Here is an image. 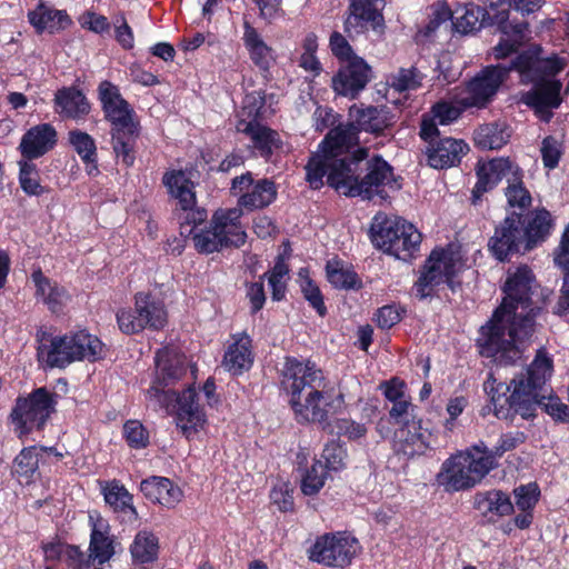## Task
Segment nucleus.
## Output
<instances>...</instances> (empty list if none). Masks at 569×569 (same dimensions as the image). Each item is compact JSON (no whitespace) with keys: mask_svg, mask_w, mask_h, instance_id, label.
<instances>
[{"mask_svg":"<svg viewBox=\"0 0 569 569\" xmlns=\"http://www.w3.org/2000/svg\"><path fill=\"white\" fill-rule=\"evenodd\" d=\"M349 114L351 122L331 129L310 157L306 166L307 180L312 188L319 189L327 177L328 184L343 196L372 199L379 194L385 198L382 188L399 189L391 167L376 157L367 163V172L362 176L360 164L368 152L363 148L351 149L358 143V131L377 133L383 130L386 122L378 108L371 106H352Z\"/></svg>","mask_w":569,"mask_h":569,"instance_id":"nucleus-1","label":"nucleus"},{"mask_svg":"<svg viewBox=\"0 0 569 569\" xmlns=\"http://www.w3.org/2000/svg\"><path fill=\"white\" fill-rule=\"evenodd\" d=\"M533 276L527 266L510 273L505 284V298L492 318L480 329L477 343L483 357L500 365L521 359L526 341L535 330L538 309L532 307Z\"/></svg>","mask_w":569,"mask_h":569,"instance_id":"nucleus-2","label":"nucleus"},{"mask_svg":"<svg viewBox=\"0 0 569 569\" xmlns=\"http://www.w3.org/2000/svg\"><path fill=\"white\" fill-rule=\"evenodd\" d=\"M154 361L156 377L146 395L149 406L174 413L176 426L181 433L189 440L198 438L208 425L200 393L192 387L181 395L170 388L186 373V358L177 349L166 347L157 352Z\"/></svg>","mask_w":569,"mask_h":569,"instance_id":"nucleus-3","label":"nucleus"},{"mask_svg":"<svg viewBox=\"0 0 569 569\" xmlns=\"http://www.w3.org/2000/svg\"><path fill=\"white\" fill-rule=\"evenodd\" d=\"M281 386L290 397L289 402L299 422H321L342 402L339 395L330 401L323 375L315 365L287 358L281 370Z\"/></svg>","mask_w":569,"mask_h":569,"instance_id":"nucleus-4","label":"nucleus"},{"mask_svg":"<svg viewBox=\"0 0 569 569\" xmlns=\"http://www.w3.org/2000/svg\"><path fill=\"white\" fill-rule=\"evenodd\" d=\"M563 66V61L556 56H542L538 47L520 54L512 64L522 81L533 83V88L523 96L525 103L539 113L546 112V119L550 117L549 109L558 108L561 103V82L552 78Z\"/></svg>","mask_w":569,"mask_h":569,"instance_id":"nucleus-5","label":"nucleus"},{"mask_svg":"<svg viewBox=\"0 0 569 569\" xmlns=\"http://www.w3.org/2000/svg\"><path fill=\"white\" fill-rule=\"evenodd\" d=\"M487 9L477 6L466 7L456 18L455 26L459 32L469 33L481 27L485 20L497 24L502 33L499 43L493 48L496 59L506 58L516 51L527 39V24L508 22V4L506 0H486Z\"/></svg>","mask_w":569,"mask_h":569,"instance_id":"nucleus-6","label":"nucleus"},{"mask_svg":"<svg viewBox=\"0 0 569 569\" xmlns=\"http://www.w3.org/2000/svg\"><path fill=\"white\" fill-rule=\"evenodd\" d=\"M493 469V455L480 441L466 450L458 451L447 458L436 480L447 492L468 490L481 482Z\"/></svg>","mask_w":569,"mask_h":569,"instance_id":"nucleus-7","label":"nucleus"},{"mask_svg":"<svg viewBox=\"0 0 569 569\" xmlns=\"http://www.w3.org/2000/svg\"><path fill=\"white\" fill-rule=\"evenodd\" d=\"M483 388L490 396L493 412L499 419H508L511 412L523 419L535 417L543 392L540 387L520 373L516 375L509 385L498 382L492 375H489Z\"/></svg>","mask_w":569,"mask_h":569,"instance_id":"nucleus-8","label":"nucleus"},{"mask_svg":"<svg viewBox=\"0 0 569 569\" xmlns=\"http://www.w3.org/2000/svg\"><path fill=\"white\" fill-rule=\"evenodd\" d=\"M102 353L103 343L86 330L43 337L38 347L39 360L50 368H66L76 361H96Z\"/></svg>","mask_w":569,"mask_h":569,"instance_id":"nucleus-9","label":"nucleus"},{"mask_svg":"<svg viewBox=\"0 0 569 569\" xmlns=\"http://www.w3.org/2000/svg\"><path fill=\"white\" fill-rule=\"evenodd\" d=\"M371 239L383 252L406 260L418 249L421 234L412 223L399 217L377 213L371 223Z\"/></svg>","mask_w":569,"mask_h":569,"instance_id":"nucleus-10","label":"nucleus"},{"mask_svg":"<svg viewBox=\"0 0 569 569\" xmlns=\"http://www.w3.org/2000/svg\"><path fill=\"white\" fill-rule=\"evenodd\" d=\"M463 266L462 256L457 248L433 250L415 284L416 295L425 299L442 284L452 287V279L463 269Z\"/></svg>","mask_w":569,"mask_h":569,"instance_id":"nucleus-11","label":"nucleus"},{"mask_svg":"<svg viewBox=\"0 0 569 569\" xmlns=\"http://www.w3.org/2000/svg\"><path fill=\"white\" fill-rule=\"evenodd\" d=\"M57 395L39 388L27 398H19L11 412L12 422L19 437L44 425L54 411Z\"/></svg>","mask_w":569,"mask_h":569,"instance_id":"nucleus-12","label":"nucleus"},{"mask_svg":"<svg viewBox=\"0 0 569 569\" xmlns=\"http://www.w3.org/2000/svg\"><path fill=\"white\" fill-rule=\"evenodd\" d=\"M359 551L360 543L355 537L336 532L319 537L309 550V558L325 566L345 568Z\"/></svg>","mask_w":569,"mask_h":569,"instance_id":"nucleus-13","label":"nucleus"},{"mask_svg":"<svg viewBox=\"0 0 569 569\" xmlns=\"http://www.w3.org/2000/svg\"><path fill=\"white\" fill-rule=\"evenodd\" d=\"M511 67L502 64L489 66L482 69L466 87L460 96L465 107H485L497 93L506 80Z\"/></svg>","mask_w":569,"mask_h":569,"instance_id":"nucleus-14","label":"nucleus"},{"mask_svg":"<svg viewBox=\"0 0 569 569\" xmlns=\"http://www.w3.org/2000/svg\"><path fill=\"white\" fill-rule=\"evenodd\" d=\"M231 193L238 197V204L241 208L254 210L269 206L276 199L277 190L272 181H253L251 173L248 172L232 180Z\"/></svg>","mask_w":569,"mask_h":569,"instance_id":"nucleus-15","label":"nucleus"},{"mask_svg":"<svg viewBox=\"0 0 569 569\" xmlns=\"http://www.w3.org/2000/svg\"><path fill=\"white\" fill-rule=\"evenodd\" d=\"M98 91L106 118L112 123V131L137 132L138 126L133 120V110L121 97L119 89L109 81H102Z\"/></svg>","mask_w":569,"mask_h":569,"instance_id":"nucleus-16","label":"nucleus"},{"mask_svg":"<svg viewBox=\"0 0 569 569\" xmlns=\"http://www.w3.org/2000/svg\"><path fill=\"white\" fill-rule=\"evenodd\" d=\"M525 233L520 216L507 217L495 230L489 240V249L493 256L503 261L509 254L525 250Z\"/></svg>","mask_w":569,"mask_h":569,"instance_id":"nucleus-17","label":"nucleus"},{"mask_svg":"<svg viewBox=\"0 0 569 569\" xmlns=\"http://www.w3.org/2000/svg\"><path fill=\"white\" fill-rule=\"evenodd\" d=\"M370 80V68L361 58H353L332 78V88L340 96L356 98Z\"/></svg>","mask_w":569,"mask_h":569,"instance_id":"nucleus-18","label":"nucleus"},{"mask_svg":"<svg viewBox=\"0 0 569 569\" xmlns=\"http://www.w3.org/2000/svg\"><path fill=\"white\" fill-rule=\"evenodd\" d=\"M431 433L421 427L420 421H407L396 432L393 450L406 458L423 455L430 447Z\"/></svg>","mask_w":569,"mask_h":569,"instance_id":"nucleus-19","label":"nucleus"},{"mask_svg":"<svg viewBox=\"0 0 569 569\" xmlns=\"http://www.w3.org/2000/svg\"><path fill=\"white\" fill-rule=\"evenodd\" d=\"M519 167L509 159L497 158L489 161L480 160L476 168L478 181L473 188V201L481 197L488 190L495 188L502 178L508 180L513 173H517Z\"/></svg>","mask_w":569,"mask_h":569,"instance_id":"nucleus-20","label":"nucleus"},{"mask_svg":"<svg viewBox=\"0 0 569 569\" xmlns=\"http://www.w3.org/2000/svg\"><path fill=\"white\" fill-rule=\"evenodd\" d=\"M58 141V133L50 123L31 127L21 138L19 151L23 159H38L51 151Z\"/></svg>","mask_w":569,"mask_h":569,"instance_id":"nucleus-21","label":"nucleus"},{"mask_svg":"<svg viewBox=\"0 0 569 569\" xmlns=\"http://www.w3.org/2000/svg\"><path fill=\"white\" fill-rule=\"evenodd\" d=\"M242 211L240 208L219 209L211 219V226L222 239L224 247H240L246 241V232L241 226L240 218Z\"/></svg>","mask_w":569,"mask_h":569,"instance_id":"nucleus-22","label":"nucleus"},{"mask_svg":"<svg viewBox=\"0 0 569 569\" xmlns=\"http://www.w3.org/2000/svg\"><path fill=\"white\" fill-rule=\"evenodd\" d=\"M382 8L383 0H351L350 14L345 22L346 31L358 33L369 24L376 28L382 20Z\"/></svg>","mask_w":569,"mask_h":569,"instance_id":"nucleus-23","label":"nucleus"},{"mask_svg":"<svg viewBox=\"0 0 569 569\" xmlns=\"http://www.w3.org/2000/svg\"><path fill=\"white\" fill-rule=\"evenodd\" d=\"M468 149L462 140L443 138L430 143L427 148V160L435 169L450 168L460 162Z\"/></svg>","mask_w":569,"mask_h":569,"instance_id":"nucleus-24","label":"nucleus"},{"mask_svg":"<svg viewBox=\"0 0 569 569\" xmlns=\"http://www.w3.org/2000/svg\"><path fill=\"white\" fill-rule=\"evenodd\" d=\"M253 365L251 339L246 333L233 336L224 352L222 367L233 376H240L248 371Z\"/></svg>","mask_w":569,"mask_h":569,"instance_id":"nucleus-25","label":"nucleus"},{"mask_svg":"<svg viewBox=\"0 0 569 569\" xmlns=\"http://www.w3.org/2000/svg\"><path fill=\"white\" fill-rule=\"evenodd\" d=\"M140 490L147 499L167 508L176 507L183 497L179 486L164 477H150L140 485Z\"/></svg>","mask_w":569,"mask_h":569,"instance_id":"nucleus-26","label":"nucleus"},{"mask_svg":"<svg viewBox=\"0 0 569 569\" xmlns=\"http://www.w3.org/2000/svg\"><path fill=\"white\" fill-rule=\"evenodd\" d=\"M36 287V297L42 301L52 312H59L69 301L68 291L56 281L47 278L41 270L32 273Z\"/></svg>","mask_w":569,"mask_h":569,"instance_id":"nucleus-27","label":"nucleus"},{"mask_svg":"<svg viewBox=\"0 0 569 569\" xmlns=\"http://www.w3.org/2000/svg\"><path fill=\"white\" fill-rule=\"evenodd\" d=\"M28 19L38 32L52 33L64 29L70 23V19L64 11L57 10L43 1H40L33 10L29 11Z\"/></svg>","mask_w":569,"mask_h":569,"instance_id":"nucleus-28","label":"nucleus"},{"mask_svg":"<svg viewBox=\"0 0 569 569\" xmlns=\"http://www.w3.org/2000/svg\"><path fill=\"white\" fill-rule=\"evenodd\" d=\"M243 43L252 62L261 70L267 71L274 62L273 49L268 46L261 34L249 23L243 24Z\"/></svg>","mask_w":569,"mask_h":569,"instance_id":"nucleus-29","label":"nucleus"},{"mask_svg":"<svg viewBox=\"0 0 569 569\" xmlns=\"http://www.w3.org/2000/svg\"><path fill=\"white\" fill-rule=\"evenodd\" d=\"M163 184L167 187L169 194L174 198L181 209L187 211L196 204V193L193 191V182L184 171L172 170L163 176Z\"/></svg>","mask_w":569,"mask_h":569,"instance_id":"nucleus-30","label":"nucleus"},{"mask_svg":"<svg viewBox=\"0 0 569 569\" xmlns=\"http://www.w3.org/2000/svg\"><path fill=\"white\" fill-rule=\"evenodd\" d=\"M553 220L551 213L542 209L535 210L523 228L525 233V250H531L538 242L545 241L551 233Z\"/></svg>","mask_w":569,"mask_h":569,"instance_id":"nucleus-31","label":"nucleus"},{"mask_svg":"<svg viewBox=\"0 0 569 569\" xmlns=\"http://www.w3.org/2000/svg\"><path fill=\"white\" fill-rule=\"evenodd\" d=\"M54 101L58 112L67 118L79 119L90 111V104L84 94L74 88L59 90Z\"/></svg>","mask_w":569,"mask_h":569,"instance_id":"nucleus-32","label":"nucleus"},{"mask_svg":"<svg viewBox=\"0 0 569 569\" xmlns=\"http://www.w3.org/2000/svg\"><path fill=\"white\" fill-rule=\"evenodd\" d=\"M90 555L84 560L97 561L99 565L107 562L114 553L112 540L108 535V525L102 519L93 523L91 530Z\"/></svg>","mask_w":569,"mask_h":569,"instance_id":"nucleus-33","label":"nucleus"},{"mask_svg":"<svg viewBox=\"0 0 569 569\" xmlns=\"http://www.w3.org/2000/svg\"><path fill=\"white\" fill-rule=\"evenodd\" d=\"M137 313L142 318V325L146 328L160 329L167 322V311L163 305L147 293L136 296Z\"/></svg>","mask_w":569,"mask_h":569,"instance_id":"nucleus-34","label":"nucleus"},{"mask_svg":"<svg viewBox=\"0 0 569 569\" xmlns=\"http://www.w3.org/2000/svg\"><path fill=\"white\" fill-rule=\"evenodd\" d=\"M239 132L250 137L254 148L259 149L262 156H268L273 147H277V132L260 124L258 121L240 119L236 126Z\"/></svg>","mask_w":569,"mask_h":569,"instance_id":"nucleus-35","label":"nucleus"},{"mask_svg":"<svg viewBox=\"0 0 569 569\" xmlns=\"http://www.w3.org/2000/svg\"><path fill=\"white\" fill-rule=\"evenodd\" d=\"M475 507L483 515L507 516L513 510L509 497L500 490L478 492L475 496Z\"/></svg>","mask_w":569,"mask_h":569,"instance_id":"nucleus-36","label":"nucleus"},{"mask_svg":"<svg viewBox=\"0 0 569 569\" xmlns=\"http://www.w3.org/2000/svg\"><path fill=\"white\" fill-rule=\"evenodd\" d=\"M510 138V133L505 124L488 123L479 127L475 131V142L483 150L499 149L505 146Z\"/></svg>","mask_w":569,"mask_h":569,"instance_id":"nucleus-37","label":"nucleus"},{"mask_svg":"<svg viewBox=\"0 0 569 569\" xmlns=\"http://www.w3.org/2000/svg\"><path fill=\"white\" fill-rule=\"evenodd\" d=\"M69 142L79 154L81 160L87 164V171L92 174L98 171L97 168V147L90 134L80 130L69 132Z\"/></svg>","mask_w":569,"mask_h":569,"instance_id":"nucleus-38","label":"nucleus"},{"mask_svg":"<svg viewBox=\"0 0 569 569\" xmlns=\"http://www.w3.org/2000/svg\"><path fill=\"white\" fill-rule=\"evenodd\" d=\"M47 560L59 559L73 569H88L89 560H84V555L78 547L62 543H51L43 549Z\"/></svg>","mask_w":569,"mask_h":569,"instance_id":"nucleus-39","label":"nucleus"},{"mask_svg":"<svg viewBox=\"0 0 569 569\" xmlns=\"http://www.w3.org/2000/svg\"><path fill=\"white\" fill-rule=\"evenodd\" d=\"M131 556L138 563L152 562L158 558L159 541L158 538L149 531L137 533L131 548Z\"/></svg>","mask_w":569,"mask_h":569,"instance_id":"nucleus-40","label":"nucleus"},{"mask_svg":"<svg viewBox=\"0 0 569 569\" xmlns=\"http://www.w3.org/2000/svg\"><path fill=\"white\" fill-rule=\"evenodd\" d=\"M552 372V358L543 349H539L526 372H520V375L545 390V385L551 378Z\"/></svg>","mask_w":569,"mask_h":569,"instance_id":"nucleus-41","label":"nucleus"},{"mask_svg":"<svg viewBox=\"0 0 569 569\" xmlns=\"http://www.w3.org/2000/svg\"><path fill=\"white\" fill-rule=\"evenodd\" d=\"M328 281L339 289H353L359 287L357 274L339 260H330L327 262Z\"/></svg>","mask_w":569,"mask_h":569,"instance_id":"nucleus-42","label":"nucleus"},{"mask_svg":"<svg viewBox=\"0 0 569 569\" xmlns=\"http://www.w3.org/2000/svg\"><path fill=\"white\" fill-rule=\"evenodd\" d=\"M19 166V183L24 193L29 196H41L46 188L40 182V173L31 160L22 159Z\"/></svg>","mask_w":569,"mask_h":569,"instance_id":"nucleus-43","label":"nucleus"},{"mask_svg":"<svg viewBox=\"0 0 569 569\" xmlns=\"http://www.w3.org/2000/svg\"><path fill=\"white\" fill-rule=\"evenodd\" d=\"M508 186L505 194L508 204L512 208L526 209L531 204V194L522 182L521 171L518 168L517 173L508 177Z\"/></svg>","mask_w":569,"mask_h":569,"instance_id":"nucleus-44","label":"nucleus"},{"mask_svg":"<svg viewBox=\"0 0 569 569\" xmlns=\"http://www.w3.org/2000/svg\"><path fill=\"white\" fill-rule=\"evenodd\" d=\"M137 132H127V130L111 131L113 151L117 158L121 159L123 164L130 167L133 164V143Z\"/></svg>","mask_w":569,"mask_h":569,"instance_id":"nucleus-45","label":"nucleus"},{"mask_svg":"<svg viewBox=\"0 0 569 569\" xmlns=\"http://www.w3.org/2000/svg\"><path fill=\"white\" fill-rule=\"evenodd\" d=\"M106 502L111 506L114 510L124 511L126 509H132L131 501L132 497L128 490L120 483L113 481L107 483L102 488Z\"/></svg>","mask_w":569,"mask_h":569,"instance_id":"nucleus-46","label":"nucleus"},{"mask_svg":"<svg viewBox=\"0 0 569 569\" xmlns=\"http://www.w3.org/2000/svg\"><path fill=\"white\" fill-rule=\"evenodd\" d=\"M425 76L416 68L400 69L391 80V88L395 91L403 92L416 90L421 86Z\"/></svg>","mask_w":569,"mask_h":569,"instance_id":"nucleus-47","label":"nucleus"},{"mask_svg":"<svg viewBox=\"0 0 569 569\" xmlns=\"http://www.w3.org/2000/svg\"><path fill=\"white\" fill-rule=\"evenodd\" d=\"M328 471L321 460L316 461L302 479L301 490L307 496L319 492L323 487Z\"/></svg>","mask_w":569,"mask_h":569,"instance_id":"nucleus-48","label":"nucleus"},{"mask_svg":"<svg viewBox=\"0 0 569 569\" xmlns=\"http://www.w3.org/2000/svg\"><path fill=\"white\" fill-rule=\"evenodd\" d=\"M539 408H541L556 421H569V407L563 403L557 396L546 395L543 391L539 400Z\"/></svg>","mask_w":569,"mask_h":569,"instance_id":"nucleus-49","label":"nucleus"},{"mask_svg":"<svg viewBox=\"0 0 569 569\" xmlns=\"http://www.w3.org/2000/svg\"><path fill=\"white\" fill-rule=\"evenodd\" d=\"M222 239L223 238L218 236L213 226L209 229L194 232L192 238L196 249L202 253H211L223 248Z\"/></svg>","mask_w":569,"mask_h":569,"instance_id":"nucleus-50","label":"nucleus"},{"mask_svg":"<svg viewBox=\"0 0 569 569\" xmlns=\"http://www.w3.org/2000/svg\"><path fill=\"white\" fill-rule=\"evenodd\" d=\"M264 97L262 92L254 91L248 93L242 102L240 119L247 121H257L259 117L263 116Z\"/></svg>","mask_w":569,"mask_h":569,"instance_id":"nucleus-51","label":"nucleus"},{"mask_svg":"<svg viewBox=\"0 0 569 569\" xmlns=\"http://www.w3.org/2000/svg\"><path fill=\"white\" fill-rule=\"evenodd\" d=\"M142 318L137 313V307L134 309H121L117 312V322L121 332L126 335H134L144 329L142 325Z\"/></svg>","mask_w":569,"mask_h":569,"instance_id":"nucleus-52","label":"nucleus"},{"mask_svg":"<svg viewBox=\"0 0 569 569\" xmlns=\"http://www.w3.org/2000/svg\"><path fill=\"white\" fill-rule=\"evenodd\" d=\"M346 450L338 443H328L321 455L326 471H338L345 467Z\"/></svg>","mask_w":569,"mask_h":569,"instance_id":"nucleus-53","label":"nucleus"},{"mask_svg":"<svg viewBox=\"0 0 569 569\" xmlns=\"http://www.w3.org/2000/svg\"><path fill=\"white\" fill-rule=\"evenodd\" d=\"M37 447L23 449L16 458V472L20 476L29 477L38 469Z\"/></svg>","mask_w":569,"mask_h":569,"instance_id":"nucleus-54","label":"nucleus"},{"mask_svg":"<svg viewBox=\"0 0 569 569\" xmlns=\"http://www.w3.org/2000/svg\"><path fill=\"white\" fill-rule=\"evenodd\" d=\"M123 435L128 443L137 449L144 448L149 442V436L144 427L137 420H130L124 423Z\"/></svg>","mask_w":569,"mask_h":569,"instance_id":"nucleus-55","label":"nucleus"},{"mask_svg":"<svg viewBox=\"0 0 569 569\" xmlns=\"http://www.w3.org/2000/svg\"><path fill=\"white\" fill-rule=\"evenodd\" d=\"M552 258L562 277H569V224L563 231L558 247L553 250Z\"/></svg>","mask_w":569,"mask_h":569,"instance_id":"nucleus-56","label":"nucleus"},{"mask_svg":"<svg viewBox=\"0 0 569 569\" xmlns=\"http://www.w3.org/2000/svg\"><path fill=\"white\" fill-rule=\"evenodd\" d=\"M466 107L460 102V97L457 99L456 104L448 102H439L433 109V117L440 124H448L459 118Z\"/></svg>","mask_w":569,"mask_h":569,"instance_id":"nucleus-57","label":"nucleus"},{"mask_svg":"<svg viewBox=\"0 0 569 569\" xmlns=\"http://www.w3.org/2000/svg\"><path fill=\"white\" fill-rule=\"evenodd\" d=\"M539 490L536 483H528L515 489L516 506L522 511L530 510L538 501Z\"/></svg>","mask_w":569,"mask_h":569,"instance_id":"nucleus-58","label":"nucleus"},{"mask_svg":"<svg viewBox=\"0 0 569 569\" xmlns=\"http://www.w3.org/2000/svg\"><path fill=\"white\" fill-rule=\"evenodd\" d=\"M300 286L306 300L309 301L319 316L323 317L327 312V308L319 288L309 278H303Z\"/></svg>","mask_w":569,"mask_h":569,"instance_id":"nucleus-59","label":"nucleus"},{"mask_svg":"<svg viewBox=\"0 0 569 569\" xmlns=\"http://www.w3.org/2000/svg\"><path fill=\"white\" fill-rule=\"evenodd\" d=\"M270 498L280 511H288L293 506L292 489L286 482H280L274 486L271 490Z\"/></svg>","mask_w":569,"mask_h":569,"instance_id":"nucleus-60","label":"nucleus"},{"mask_svg":"<svg viewBox=\"0 0 569 569\" xmlns=\"http://www.w3.org/2000/svg\"><path fill=\"white\" fill-rule=\"evenodd\" d=\"M541 154L545 167L549 169L556 168L561 154L559 141L552 137L543 139Z\"/></svg>","mask_w":569,"mask_h":569,"instance_id":"nucleus-61","label":"nucleus"},{"mask_svg":"<svg viewBox=\"0 0 569 569\" xmlns=\"http://www.w3.org/2000/svg\"><path fill=\"white\" fill-rule=\"evenodd\" d=\"M330 48L332 53L345 62H349L353 58H358L353 54L352 49L346 38L339 32H333L330 37Z\"/></svg>","mask_w":569,"mask_h":569,"instance_id":"nucleus-62","label":"nucleus"},{"mask_svg":"<svg viewBox=\"0 0 569 569\" xmlns=\"http://www.w3.org/2000/svg\"><path fill=\"white\" fill-rule=\"evenodd\" d=\"M80 24L83 28H87L93 32L101 33L109 28V22L106 17L93 13L86 12L80 17Z\"/></svg>","mask_w":569,"mask_h":569,"instance_id":"nucleus-63","label":"nucleus"},{"mask_svg":"<svg viewBox=\"0 0 569 569\" xmlns=\"http://www.w3.org/2000/svg\"><path fill=\"white\" fill-rule=\"evenodd\" d=\"M555 313L569 318V277H562L558 301L555 306Z\"/></svg>","mask_w":569,"mask_h":569,"instance_id":"nucleus-64","label":"nucleus"}]
</instances>
